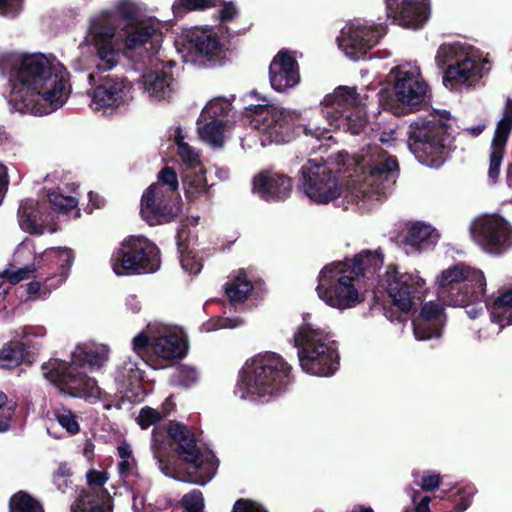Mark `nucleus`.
<instances>
[{
  "instance_id": "412c9836",
  "label": "nucleus",
  "mask_w": 512,
  "mask_h": 512,
  "mask_svg": "<svg viewBox=\"0 0 512 512\" xmlns=\"http://www.w3.org/2000/svg\"><path fill=\"white\" fill-rule=\"evenodd\" d=\"M384 35L385 28L381 25L351 24L338 38L339 47L354 61L366 59Z\"/></svg>"
},
{
  "instance_id": "680f3d73",
  "label": "nucleus",
  "mask_w": 512,
  "mask_h": 512,
  "mask_svg": "<svg viewBox=\"0 0 512 512\" xmlns=\"http://www.w3.org/2000/svg\"><path fill=\"white\" fill-rule=\"evenodd\" d=\"M87 481L90 486H96L99 488L98 492H100L103 489V485L108 481V473L105 471L90 469L87 472Z\"/></svg>"
},
{
  "instance_id": "393cba45",
  "label": "nucleus",
  "mask_w": 512,
  "mask_h": 512,
  "mask_svg": "<svg viewBox=\"0 0 512 512\" xmlns=\"http://www.w3.org/2000/svg\"><path fill=\"white\" fill-rule=\"evenodd\" d=\"M362 98L356 87L338 86L333 93L327 94L321 102V112L329 125L337 118L353 112L362 105Z\"/></svg>"
},
{
  "instance_id": "13d9d810",
  "label": "nucleus",
  "mask_w": 512,
  "mask_h": 512,
  "mask_svg": "<svg viewBox=\"0 0 512 512\" xmlns=\"http://www.w3.org/2000/svg\"><path fill=\"white\" fill-rule=\"evenodd\" d=\"M231 512H268L261 504L251 499L236 500Z\"/></svg>"
},
{
  "instance_id": "a18cd8bd",
  "label": "nucleus",
  "mask_w": 512,
  "mask_h": 512,
  "mask_svg": "<svg viewBox=\"0 0 512 512\" xmlns=\"http://www.w3.org/2000/svg\"><path fill=\"white\" fill-rule=\"evenodd\" d=\"M152 185H157L166 192H173L175 196H180L178 176L170 166L166 165L159 171L157 182Z\"/></svg>"
},
{
  "instance_id": "6e6d98bb",
  "label": "nucleus",
  "mask_w": 512,
  "mask_h": 512,
  "mask_svg": "<svg viewBox=\"0 0 512 512\" xmlns=\"http://www.w3.org/2000/svg\"><path fill=\"white\" fill-rule=\"evenodd\" d=\"M153 338H150L145 332L139 333L133 339V350L142 357L148 364V357L152 353Z\"/></svg>"
},
{
  "instance_id": "69168bd1",
  "label": "nucleus",
  "mask_w": 512,
  "mask_h": 512,
  "mask_svg": "<svg viewBox=\"0 0 512 512\" xmlns=\"http://www.w3.org/2000/svg\"><path fill=\"white\" fill-rule=\"evenodd\" d=\"M16 410V404L9 406L7 408V415L4 417V419L0 420V433L6 432L10 429V421L12 420Z\"/></svg>"
},
{
  "instance_id": "f3484780",
  "label": "nucleus",
  "mask_w": 512,
  "mask_h": 512,
  "mask_svg": "<svg viewBox=\"0 0 512 512\" xmlns=\"http://www.w3.org/2000/svg\"><path fill=\"white\" fill-rule=\"evenodd\" d=\"M183 39L185 49L195 61L207 67L225 63L228 48L213 29L194 27L186 31Z\"/></svg>"
},
{
  "instance_id": "e433bc0d",
  "label": "nucleus",
  "mask_w": 512,
  "mask_h": 512,
  "mask_svg": "<svg viewBox=\"0 0 512 512\" xmlns=\"http://www.w3.org/2000/svg\"><path fill=\"white\" fill-rule=\"evenodd\" d=\"M253 290V284L241 271L233 280L225 286V294L233 304L245 302Z\"/></svg>"
},
{
  "instance_id": "774afa93",
  "label": "nucleus",
  "mask_w": 512,
  "mask_h": 512,
  "mask_svg": "<svg viewBox=\"0 0 512 512\" xmlns=\"http://www.w3.org/2000/svg\"><path fill=\"white\" fill-rule=\"evenodd\" d=\"M432 499L429 496H424L421 498L419 503L415 506L414 509H408V512H429L430 507L429 504Z\"/></svg>"
},
{
  "instance_id": "5701e85b",
  "label": "nucleus",
  "mask_w": 512,
  "mask_h": 512,
  "mask_svg": "<svg viewBox=\"0 0 512 512\" xmlns=\"http://www.w3.org/2000/svg\"><path fill=\"white\" fill-rule=\"evenodd\" d=\"M387 16L398 25L420 29L429 18V0H385Z\"/></svg>"
},
{
  "instance_id": "864d4df0",
  "label": "nucleus",
  "mask_w": 512,
  "mask_h": 512,
  "mask_svg": "<svg viewBox=\"0 0 512 512\" xmlns=\"http://www.w3.org/2000/svg\"><path fill=\"white\" fill-rule=\"evenodd\" d=\"M176 144L178 148V154L182 161L190 167H195L200 164L199 155L195 150L183 140V136L178 133L176 136Z\"/></svg>"
},
{
  "instance_id": "aec40b11",
  "label": "nucleus",
  "mask_w": 512,
  "mask_h": 512,
  "mask_svg": "<svg viewBox=\"0 0 512 512\" xmlns=\"http://www.w3.org/2000/svg\"><path fill=\"white\" fill-rule=\"evenodd\" d=\"M88 34L98 59L97 72L115 68L121 57V50L115 43L116 28L107 20L95 19L90 24Z\"/></svg>"
},
{
  "instance_id": "f8f14e48",
  "label": "nucleus",
  "mask_w": 512,
  "mask_h": 512,
  "mask_svg": "<svg viewBox=\"0 0 512 512\" xmlns=\"http://www.w3.org/2000/svg\"><path fill=\"white\" fill-rule=\"evenodd\" d=\"M435 61L443 70V84L450 89L474 79L481 71L480 63L460 43L440 45Z\"/></svg>"
},
{
  "instance_id": "6ab92c4d",
  "label": "nucleus",
  "mask_w": 512,
  "mask_h": 512,
  "mask_svg": "<svg viewBox=\"0 0 512 512\" xmlns=\"http://www.w3.org/2000/svg\"><path fill=\"white\" fill-rule=\"evenodd\" d=\"M475 242L486 252L502 254L512 246V229L499 215L478 219L472 227Z\"/></svg>"
},
{
  "instance_id": "37998d69",
  "label": "nucleus",
  "mask_w": 512,
  "mask_h": 512,
  "mask_svg": "<svg viewBox=\"0 0 512 512\" xmlns=\"http://www.w3.org/2000/svg\"><path fill=\"white\" fill-rule=\"evenodd\" d=\"M185 196L188 201L193 202L208 192L206 177L203 174L194 173L183 179Z\"/></svg>"
},
{
  "instance_id": "9b49d317",
  "label": "nucleus",
  "mask_w": 512,
  "mask_h": 512,
  "mask_svg": "<svg viewBox=\"0 0 512 512\" xmlns=\"http://www.w3.org/2000/svg\"><path fill=\"white\" fill-rule=\"evenodd\" d=\"M245 116L254 129L267 133L276 143L290 142L302 128L300 114L274 105H250Z\"/></svg>"
},
{
  "instance_id": "72a5a7b5",
  "label": "nucleus",
  "mask_w": 512,
  "mask_h": 512,
  "mask_svg": "<svg viewBox=\"0 0 512 512\" xmlns=\"http://www.w3.org/2000/svg\"><path fill=\"white\" fill-rule=\"evenodd\" d=\"M434 231L432 226L423 222H416L409 227L402 243L410 247L413 252H422L435 245Z\"/></svg>"
},
{
  "instance_id": "473e14b6",
  "label": "nucleus",
  "mask_w": 512,
  "mask_h": 512,
  "mask_svg": "<svg viewBox=\"0 0 512 512\" xmlns=\"http://www.w3.org/2000/svg\"><path fill=\"white\" fill-rule=\"evenodd\" d=\"M173 76L164 70H154L145 73L140 84L150 97L161 100L168 97L172 91Z\"/></svg>"
},
{
  "instance_id": "58836bf2",
  "label": "nucleus",
  "mask_w": 512,
  "mask_h": 512,
  "mask_svg": "<svg viewBox=\"0 0 512 512\" xmlns=\"http://www.w3.org/2000/svg\"><path fill=\"white\" fill-rule=\"evenodd\" d=\"M366 125V116L359 108L345 116H340L335 123L330 124L335 130H343L352 135H359Z\"/></svg>"
},
{
  "instance_id": "7ed1b4c3",
  "label": "nucleus",
  "mask_w": 512,
  "mask_h": 512,
  "mask_svg": "<svg viewBox=\"0 0 512 512\" xmlns=\"http://www.w3.org/2000/svg\"><path fill=\"white\" fill-rule=\"evenodd\" d=\"M291 365L275 352H265L248 360L239 374L235 393L240 398L268 400L285 391L293 381Z\"/></svg>"
},
{
  "instance_id": "c03bdc74",
  "label": "nucleus",
  "mask_w": 512,
  "mask_h": 512,
  "mask_svg": "<svg viewBox=\"0 0 512 512\" xmlns=\"http://www.w3.org/2000/svg\"><path fill=\"white\" fill-rule=\"evenodd\" d=\"M155 33L156 29L151 25L136 27L126 35L125 45L128 49H136L149 42Z\"/></svg>"
},
{
  "instance_id": "20e7f679",
  "label": "nucleus",
  "mask_w": 512,
  "mask_h": 512,
  "mask_svg": "<svg viewBox=\"0 0 512 512\" xmlns=\"http://www.w3.org/2000/svg\"><path fill=\"white\" fill-rule=\"evenodd\" d=\"M107 359L106 352L94 345H78L71 355V362L51 358L44 362L41 370L45 379L51 382L61 393L72 397H87L93 394L96 381L82 367L100 368Z\"/></svg>"
},
{
  "instance_id": "ddd939ff",
  "label": "nucleus",
  "mask_w": 512,
  "mask_h": 512,
  "mask_svg": "<svg viewBox=\"0 0 512 512\" xmlns=\"http://www.w3.org/2000/svg\"><path fill=\"white\" fill-rule=\"evenodd\" d=\"M354 173L360 182L370 187L386 188L384 182H395L399 163L379 145L369 146L368 150L354 159Z\"/></svg>"
},
{
  "instance_id": "39448f33",
  "label": "nucleus",
  "mask_w": 512,
  "mask_h": 512,
  "mask_svg": "<svg viewBox=\"0 0 512 512\" xmlns=\"http://www.w3.org/2000/svg\"><path fill=\"white\" fill-rule=\"evenodd\" d=\"M450 120V112L443 110L409 124L408 148L421 164L439 168L447 160L453 142Z\"/></svg>"
},
{
  "instance_id": "1a4fd4ad",
  "label": "nucleus",
  "mask_w": 512,
  "mask_h": 512,
  "mask_svg": "<svg viewBox=\"0 0 512 512\" xmlns=\"http://www.w3.org/2000/svg\"><path fill=\"white\" fill-rule=\"evenodd\" d=\"M111 264L119 276L154 273L160 268V250L144 236H129L113 252Z\"/></svg>"
},
{
  "instance_id": "f704fd0d",
  "label": "nucleus",
  "mask_w": 512,
  "mask_h": 512,
  "mask_svg": "<svg viewBox=\"0 0 512 512\" xmlns=\"http://www.w3.org/2000/svg\"><path fill=\"white\" fill-rule=\"evenodd\" d=\"M493 322L500 326L512 325V289H506L497 297L486 300Z\"/></svg>"
},
{
  "instance_id": "4468645a",
  "label": "nucleus",
  "mask_w": 512,
  "mask_h": 512,
  "mask_svg": "<svg viewBox=\"0 0 512 512\" xmlns=\"http://www.w3.org/2000/svg\"><path fill=\"white\" fill-rule=\"evenodd\" d=\"M75 255L70 248H57L47 252L42 257V261L47 263L49 271L45 274L38 272L34 266H25L18 270L6 269L2 276L8 280L12 285L18 284L20 281L29 279L31 277L42 278L44 283L57 278L56 284H49V286H56L63 283L69 276L71 266L74 262Z\"/></svg>"
},
{
  "instance_id": "a211bd4d",
  "label": "nucleus",
  "mask_w": 512,
  "mask_h": 512,
  "mask_svg": "<svg viewBox=\"0 0 512 512\" xmlns=\"http://www.w3.org/2000/svg\"><path fill=\"white\" fill-rule=\"evenodd\" d=\"M305 194L317 203H328L341 194L337 176L326 164L312 160L301 168Z\"/></svg>"
},
{
  "instance_id": "5fc2aeb1",
  "label": "nucleus",
  "mask_w": 512,
  "mask_h": 512,
  "mask_svg": "<svg viewBox=\"0 0 512 512\" xmlns=\"http://www.w3.org/2000/svg\"><path fill=\"white\" fill-rule=\"evenodd\" d=\"M163 417L164 415L158 410L145 406L139 412L137 423L141 429H148L150 426L159 423Z\"/></svg>"
},
{
  "instance_id": "6e6552de",
  "label": "nucleus",
  "mask_w": 512,
  "mask_h": 512,
  "mask_svg": "<svg viewBox=\"0 0 512 512\" xmlns=\"http://www.w3.org/2000/svg\"><path fill=\"white\" fill-rule=\"evenodd\" d=\"M393 84L378 93L380 106L394 115H405L420 110L430 100L429 87L420 74L394 68Z\"/></svg>"
},
{
  "instance_id": "9d476101",
  "label": "nucleus",
  "mask_w": 512,
  "mask_h": 512,
  "mask_svg": "<svg viewBox=\"0 0 512 512\" xmlns=\"http://www.w3.org/2000/svg\"><path fill=\"white\" fill-rule=\"evenodd\" d=\"M354 282L356 279L349 273L346 264L336 262L322 268L316 291L326 304L344 310L355 307L362 301Z\"/></svg>"
},
{
  "instance_id": "b1692460",
  "label": "nucleus",
  "mask_w": 512,
  "mask_h": 512,
  "mask_svg": "<svg viewBox=\"0 0 512 512\" xmlns=\"http://www.w3.org/2000/svg\"><path fill=\"white\" fill-rule=\"evenodd\" d=\"M293 180L284 173L270 169L257 173L252 180V190L265 201H284L292 192Z\"/></svg>"
},
{
  "instance_id": "a878e982",
  "label": "nucleus",
  "mask_w": 512,
  "mask_h": 512,
  "mask_svg": "<svg viewBox=\"0 0 512 512\" xmlns=\"http://www.w3.org/2000/svg\"><path fill=\"white\" fill-rule=\"evenodd\" d=\"M152 353L148 365L153 369L171 366L175 360L182 359L187 353V343L176 333L153 337Z\"/></svg>"
},
{
  "instance_id": "8fccbe9b",
  "label": "nucleus",
  "mask_w": 512,
  "mask_h": 512,
  "mask_svg": "<svg viewBox=\"0 0 512 512\" xmlns=\"http://www.w3.org/2000/svg\"><path fill=\"white\" fill-rule=\"evenodd\" d=\"M47 197L50 207L59 213H68L78 205V201L75 197L64 196L56 191L49 192Z\"/></svg>"
},
{
  "instance_id": "2f4dec72",
  "label": "nucleus",
  "mask_w": 512,
  "mask_h": 512,
  "mask_svg": "<svg viewBox=\"0 0 512 512\" xmlns=\"http://www.w3.org/2000/svg\"><path fill=\"white\" fill-rule=\"evenodd\" d=\"M28 343L22 341H10L0 350V367L13 369L21 364L31 365L34 362V352Z\"/></svg>"
},
{
  "instance_id": "0e129e2a",
  "label": "nucleus",
  "mask_w": 512,
  "mask_h": 512,
  "mask_svg": "<svg viewBox=\"0 0 512 512\" xmlns=\"http://www.w3.org/2000/svg\"><path fill=\"white\" fill-rule=\"evenodd\" d=\"M219 3H222V9L219 11V19L221 22H229L235 18L237 15V9L233 2H224L221 1Z\"/></svg>"
},
{
  "instance_id": "4d7b16f0",
  "label": "nucleus",
  "mask_w": 512,
  "mask_h": 512,
  "mask_svg": "<svg viewBox=\"0 0 512 512\" xmlns=\"http://www.w3.org/2000/svg\"><path fill=\"white\" fill-rule=\"evenodd\" d=\"M504 153L505 150L491 148L488 176L493 183H496L498 180Z\"/></svg>"
},
{
  "instance_id": "f03ea898",
  "label": "nucleus",
  "mask_w": 512,
  "mask_h": 512,
  "mask_svg": "<svg viewBox=\"0 0 512 512\" xmlns=\"http://www.w3.org/2000/svg\"><path fill=\"white\" fill-rule=\"evenodd\" d=\"M67 98V81L45 55L22 57L8 99L15 111L49 114L61 107Z\"/></svg>"
},
{
  "instance_id": "49530a36",
  "label": "nucleus",
  "mask_w": 512,
  "mask_h": 512,
  "mask_svg": "<svg viewBox=\"0 0 512 512\" xmlns=\"http://www.w3.org/2000/svg\"><path fill=\"white\" fill-rule=\"evenodd\" d=\"M220 0H175L173 12L175 15L190 11H202L208 8L216 7Z\"/></svg>"
},
{
  "instance_id": "dca6fc26",
  "label": "nucleus",
  "mask_w": 512,
  "mask_h": 512,
  "mask_svg": "<svg viewBox=\"0 0 512 512\" xmlns=\"http://www.w3.org/2000/svg\"><path fill=\"white\" fill-rule=\"evenodd\" d=\"M181 211V196L166 192L157 185H150L142 194L140 215L149 226L171 223Z\"/></svg>"
},
{
  "instance_id": "4be33fe9",
  "label": "nucleus",
  "mask_w": 512,
  "mask_h": 512,
  "mask_svg": "<svg viewBox=\"0 0 512 512\" xmlns=\"http://www.w3.org/2000/svg\"><path fill=\"white\" fill-rule=\"evenodd\" d=\"M88 79L94 84L92 104L96 110L118 108L131 98L133 85L126 77L100 76L99 83L95 84V74L91 73Z\"/></svg>"
},
{
  "instance_id": "09e8293b",
  "label": "nucleus",
  "mask_w": 512,
  "mask_h": 512,
  "mask_svg": "<svg viewBox=\"0 0 512 512\" xmlns=\"http://www.w3.org/2000/svg\"><path fill=\"white\" fill-rule=\"evenodd\" d=\"M511 130L512 115H505V117L497 123L491 148L505 150Z\"/></svg>"
},
{
  "instance_id": "bf43d9fd",
  "label": "nucleus",
  "mask_w": 512,
  "mask_h": 512,
  "mask_svg": "<svg viewBox=\"0 0 512 512\" xmlns=\"http://www.w3.org/2000/svg\"><path fill=\"white\" fill-rule=\"evenodd\" d=\"M440 483V474L431 471H425L423 473L420 486L423 491L428 492L437 489L440 486Z\"/></svg>"
},
{
  "instance_id": "bb28decb",
  "label": "nucleus",
  "mask_w": 512,
  "mask_h": 512,
  "mask_svg": "<svg viewBox=\"0 0 512 512\" xmlns=\"http://www.w3.org/2000/svg\"><path fill=\"white\" fill-rule=\"evenodd\" d=\"M269 79L278 92H285L299 83V65L288 50L282 49L274 56L269 66Z\"/></svg>"
},
{
  "instance_id": "cd10ccee",
  "label": "nucleus",
  "mask_w": 512,
  "mask_h": 512,
  "mask_svg": "<svg viewBox=\"0 0 512 512\" xmlns=\"http://www.w3.org/2000/svg\"><path fill=\"white\" fill-rule=\"evenodd\" d=\"M384 263V255L380 249L362 250L356 254L352 260L346 259V264L350 274L356 279L358 285L363 283L366 289L374 286L376 283L377 272L382 268Z\"/></svg>"
},
{
  "instance_id": "603ef678",
  "label": "nucleus",
  "mask_w": 512,
  "mask_h": 512,
  "mask_svg": "<svg viewBox=\"0 0 512 512\" xmlns=\"http://www.w3.org/2000/svg\"><path fill=\"white\" fill-rule=\"evenodd\" d=\"M181 505L185 512H204V498L200 490L194 489L185 494L181 499Z\"/></svg>"
},
{
  "instance_id": "3c124183",
  "label": "nucleus",
  "mask_w": 512,
  "mask_h": 512,
  "mask_svg": "<svg viewBox=\"0 0 512 512\" xmlns=\"http://www.w3.org/2000/svg\"><path fill=\"white\" fill-rule=\"evenodd\" d=\"M198 379L196 369L190 367H181L172 377V384L177 387L190 388Z\"/></svg>"
},
{
  "instance_id": "79ce46f5",
  "label": "nucleus",
  "mask_w": 512,
  "mask_h": 512,
  "mask_svg": "<svg viewBox=\"0 0 512 512\" xmlns=\"http://www.w3.org/2000/svg\"><path fill=\"white\" fill-rule=\"evenodd\" d=\"M224 129L225 124L223 120L215 118L199 128V135L202 140L212 146L221 147L224 144Z\"/></svg>"
},
{
  "instance_id": "e2e57ef3",
  "label": "nucleus",
  "mask_w": 512,
  "mask_h": 512,
  "mask_svg": "<svg viewBox=\"0 0 512 512\" xmlns=\"http://www.w3.org/2000/svg\"><path fill=\"white\" fill-rule=\"evenodd\" d=\"M20 0H0V15L14 17L20 9Z\"/></svg>"
},
{
  "instance_id": "423d86ee",
  "label": "nucleus",
  "mask_w": 512,
  "mask_h": 512,
  "mask_svg": "<svg viewBox=\"0 0 512 512\" xmlns=\"http://www.w3.org/2000/svg\"><path fill=\"white\" fill-rule=\"evenodd\" d=\"M303 371L315 376H331L339 368V354L333 335L311 323L299 326L293 336Z\"/></svg>"
},
{
  "instance_id": "2eb2a0df",
  "label": "nucleus",
  "mask_w": 512,
  "mask_h": 512,
  "mask_svg": "<svg viewBox=\"0 0 512 512\" xmlns=\"http://www.w3.org/2000/svg\"><path fill=\"white\" fill-rule=\"evenodd\" d=\"M392 302L402 313H408L417 294L425 287V280L412 273H401L394 264L387 266V269L378 282Z\"/></svg>"
},
{
  "instance_id": "a19ab883",
  "label": "nucleus",
  "mask_w": 512,
  "mask_h": 512,
  "mask_svg": "<svg viewBox=\"0 0 512 512\" xmlns=\"http://www.w3.org/2000/svg\"><path fill=\"white\" fill-rule=\"evenodd\" d=\"M115 380L121 389L130 390L141 384L142 372L136 363L126 362L117 369Z\"/></svg>"
},
{
  "instance_id": "ea45409f",
  "label": "nucleus",
  "mask_w": 512,
  "mask_h": 512,
  "mask_svg": "<svg viewBox=\"0 0 512 512\" xmlns=\"http://www.w3.org/2000/svg\"><path fill=\"white\" fill-rule=\"evenodd\" d=\"M9 512H45L42 503L24 490L14 493L8 502Z\"/></svg>"
},
{
  "instance_id": "338daca9",
  "label": "nucleus",
  "mask_w": 512,
  "mask_h": 512,
  "mask_svg": "<svg viewBox=\"0 0 512 512\" xmlns=\"http://www.w3.org/2000/svg\"><path fill=\"white\" fill-rule=\"evenodd\" d=\"M119 11L122 17L128 22H132L136 19V12L131 5L123 3L119 6Z\"/></svg>"
},
{
  "instance_id": "c756f323",
  "label": "nucleus",
  "mask_w": 512,
  "mask_h": 512,
  "mask_svg": "<svg viewBox=\"0 0 512 512\" xmlns=\"http://www.w3.org/2000/svg\"><path fill=\"white\" fill-rule=\"evenodd\" d=\"M47 206L34 199L21 201L17 216L20 228L31 235H42L47 220Z\"/></svg>"
},
{
  "instance_id": "052dcab7",
  "label": "nucleus",
  "mask_w": 512,
  "mask_h": 512,
  "mask_svg": "<svg viewBox=\"0 0 512 512\" xmlns=\"http://www.w3.org/2000/svg\"><path fill=\"white\" fill-rule=\"evenodd\" d=\"M46 334V329L42 326H30V327H24L23 329V338H24V343H28L30 346L34 345L36 348H34L35 350H38L40 345L38 343H33L31 340H30V337H36V338H43Z\"/></svg>"
},
{
  "instance_id": "4c0bfd02",
  "label": "nucleus",
  "mask_w": 512,
  "mask_h": 512,
  "mask_svg": "<svg viewBox=\"0 0 512 512\" xmlns=\"http://www.w3.org/2000/svg\"><path fill=\"white\" fill-rule=\"evenodd\" d=\"M185 231L180 230L177 233V249L179 252V258L182 268L189 272L190 274H198L203 264L201 260L197 259L195 254L189 250V244L187 242V237L184 238Z\"/></svg>"
},
{
  "instance_id": "f257e3e1",
  "label": "nucleus",
  "mask_w": 512,
  "mask_h": 512,
  "mask_svg": "<svg viewBox=\"0 0 512 512\" xmlns=\"http://www.w3.org/2000/svg\"><path fill=\"white\" fill-rule=\"evenodd\" d=\"M164 430L166 442L159 438V427L152 431V451L160 470L183 482L207 484L216 473L218 459L204 456L189 426L172 420Z\"/></svg>"
},
{
  "instance_id": "de8ad7c7",
  "label": "nucleus",
  "mask_w": 512,
  "mask_h": 512,
  "mask_svg": "<svg viewBox=\"0 0 512 512\" xmlns=\"http://www.w3.org/2000/svg\"><path fill=\"white\" fill-rule=\"evenodd\" d=\"M53 415L59 425L66 429L70 435H75L80 431L76 415L68 408L61 406L53 409Z\"/></svg>"
},
{
  "instance_id": "7c9ffc66",
  "label": "nucleus",
  "mask_w": 512,
  "mask_h": 512,
  "mask_svg": "<svg viewBox=\"0 0 512 512\" xmlns=\"http://www.w3.org/2000/svg\"><path fill=\"white\" fill-rule=\"evenodd\" d=\"M71 512H113L112 498L106 489H83L71 505Z\"/></svg>"
},
{
  "instance_id": "c9c22d12",
  "label": "nucleus",
  "mask_w": 512,
  "mask_h": 512,
  "mask_svg": "<svg viewBox=\"0 0 512 512\" xmlns=\"http://www.w3.org/2000/svg\"><path fill=\"white\" fill-rule=\"evenodd\" d=\"M475 494L474 486H465L447 495V498H441L443 501L441 508L444 512H463L472 503V497Z\"/></svg>"
},
{
  "instance_id": "c85d7f7f",
  "label": "nucleus",
  "mask_w": 512,
  "mask_h": 512,
  "mask_svg": "<svg viewBox=\"0 0 512 512\" xmlns=\"http://www.w3.org/2000/svg\"><path fill=\"white\" fill-rule=\"evenodd\" d=\"M444 308L439 303L428 301L423 304L413 320V332L417 340L439 338L444 326Z\"/></svg>"
},
{
  "instance_id": "0eeeda50",
  "label": "nucleus",
  "mask_w": 512,
  "mask_h": 512,
  "mask_svg": "<svg viewBox=\"0 0 512 512\" xmlns=\"http://www.w3.org/2000/svg\"><path fill=\"white\" fill-rule=\"evenodd\" d=\"M436 285L438 301L448 306L466 307L485 297L484 273L464 263L442 270L436 278Z\"/></svg>"
}]
</instances>
